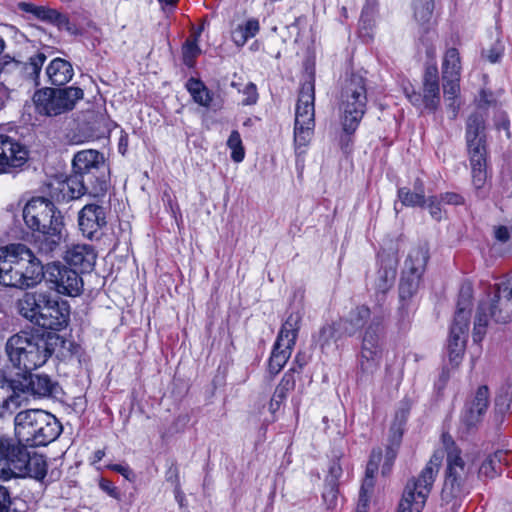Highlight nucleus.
<instances>
[{
	"instance_id": "nucleus-1",
	"label": "nucleus",
	"mask_w": 512,
	"mask_h": 512,
	"mask_svg": "<svg viewBox=\"0 0 512 512\" xmlns=\"http://www.w3.org/2000/svg\"><path fill=\"white\" fill-rule=\"evenodd\" d=\"M62 432V425L51 413L41 409H27L14 417L15 439L29 447L47 446Z\"/></svg>"
},
{
	"instance_id": "nucleus-2",
	"label": "nucleus",
	"mask_w": 512,
	"mask_h": 512,
	"mask_svg": "<svg viewBox=\"0 0 512 512\" xmlns=\"http://www.w3.org/2000/svg\"><path fill=\"white\" fill-rule=\"evenodd\" d=\"M505 324L512 320V279L508 276L496 284L491 295L478 304L473 327V340L480 342L489 321Z\"/></svg>"
},
{
	"instance_id": "nucleus-3",
	"label": "nucleus",
	"mask_w": 512,
	"mask_h": 512,
	"mask_svg": "<svg viewBox=\"0 0 512 512\" xmlns=\"http://www.w3.org/2000/svg\"><path fill=\"white\" fill-rule=\"evenodd\" d=\"M474 474V460L469 456H462L456 447L449 449L441 499L446 503L460 501L469 493L475 479Z\"/></svg>"
},
{
	"instance_id": "nucleus-4",
	"label": "nucleus",
	"mask_w": 512,
	"mask_h": 512,
	"mask_svg": "<svg viewBox=\"0 0 512 512\" xmlns=\"http://www.w3.org/2000/svg\"><path fill=\"white\" fill-rule=\"evenodd\" d=\"M6 353L13 366L28 371L45 364L53 349L43 336L21 332L8 339Z\"/></svg>"
},
{
	"instance_id": "nucleus-5",
	"label": "nucleus",
	"mask_w": 512,
	"mask_h": 512,
	"mask_svg": "<svg viewBox=\"0 0 512 512\" xmlns=\"http://www.w3.org/2000/svg\"><path fill=\"white\" fill-rule=\"evenodd\" d=\"M367 89L365 79L352 74L346 79L340 96V112L343 130L353 133L366 111Z\"/></svg>"
},
{
	"instance_id": "nucleus-6",
	"label": "nucleus",
	"mask_w": 512,
	"mask_h": 512,
	"mask_svg": "<svg viewBox=\"0 0 512 512\" xmlns=\"http://www.w3.org/2000/svg\"><path fill=\"white\" fill-rule=\"evenodd\" d=\"M83 97L84 92L79 87H46L37 90L34 93L32 100L37 113L43 116L52 117L73 110L76 103L83 99Z\"/></svg>"
},
{
	"instance_id": "nucleus-7",
	"label": "nucleus",
	"mask_w": 512,
	"mask_h": 512,
	"mask_svg": "<svg viewBox=\"0 0 512 512\" xmlns=\"http://www.w3.org/2000/svg\"><path fill=\"white\" fill-rule=\"evenodd\" d=\"M471 298L470 286H463L460 290L457 311L450 329L447 345L449 360L455 366L462 360L466 348Z\"/></svg>"
},
{
	"instance_id": "nucleus-8",
	"label": "nucleus",
	"mask_w": 512,
	"mask_h": 512,
	"mask_svg": "<svg viewBox=\"0 0 512 512\" xmlns=\"http://www.w3.org/2000/svg\"><path fill=\"white\" fill-rule=\"evenodd\" d=\"M315 87L313 81L302 84L295 108L294 142L296 150L310 142L315 127Z\"/></svg>"
},
{
	"instance_id": "nucleus-9",
	"label": "nucleus",
	"mask_w": 512,
	"mask_h": 512,
	"mask_svg": "<svg viewBox=\"0 0 512 512\" xmlns=\"http://www.w3.org/2000/svg\"><path fill=\"white\" fill-rule=\"evenodd\" d=\"M440 459L433 456L422 469L418 477L411 478L405 485L400 503L413 507L415 512L422 511L439 472Z\"/></svg>"
},
{
	"instance_id": "nucleus-10",
	"label": "nucleus",
	"mask_w": 512,
	"mask_h": 512,
	"mask_svg": "<svg viewBox=\"0 0 512 512\" xmlns=\"http://www.w3.org/2000/svg\"><path fill=\"white\" fill-rule=\"evenodd\" d=\"M73 172L86 178L87 184L96 191L107 190V166L104 156L97 150L89 149L74 155Z\"/></svg>"
},
{
	"instance_id": "nucleus-11",
	"label": "nucleus",
	"mask_w": 512,
	"mask_h": 512,
	"mask_svg": "<svg viewBox=\"0 0 512 512\" xmlns=\"http://www.w3.org/2000/svg\"><path fill=\"white\" fill-rule=\"evenodd\" d=\"M383 356L382 328L380 319L374 318L365 329L359 355V369L373 375L380 367Z\"/></svg>"
},
{
	"instance_id": "nucleus-12",
	"label": "nucleus",
	"mask_w": 512,
	"mask_h": 512,
	"mask_svg": "<svg viewBox=\"0 0 512 512\" xmlns=\"http://www.w3.org/2000/svg\"><path fill=\"white\" fill-rule=\"evenodd\" d=\"M23 219L30 229L38 232L47 231L53 226L57 229L63 223V217L54 203L43 197L27 202L23 209Z\"/></svg>"
},
{
	"instance_id": "nucleus-13",
	"label": "nucleus",
	"mask_w": 512,
	"mask_h": 512,
	"mask_svg": "<svg viewBox=\"0 0 512 512\" xmlns=\"http://www.w3.org/2000/svg\"><path fill=\"white\" fill-rule=\"evenodd\" d=\"M16 269L19 270V289L26 290L36 287L45 276L44 266L26 245L17 243Z\"/></svg>"
},
{
	"instance_id": "nucleus-14",
	"label": "nucleus",
	"mask_w": 512,
	"mask_h": 512,
	"mask_svg": "<svg viewBox=\"0 0 512 512\" xmlns=\"http://www.w3.org/2000/svg\"><path fill=\"white\" fill-rule=\"evenodd\" d=\"M48 280L54 284L58 293L75 297L83 290V280L79 274L64 265L53 263L47 265Z\"/></svg>"
},
{
	"instance_id": "nucleus-15",
	"label": "nucleus",
	"mask_w": 512,
	"mask_h": 512,
	"mask_svg": "<svg viewBox=\"0 0 512 512\" xmlns=\"http://www.w3.org/2000/svg\"><path fill=\"white\" fill-rule=\"evenodd\" d=\"M29 158V151L17 139L0 134V174L22 167Z\"/></svg>"
},
{
	"instance_id": "nucleus-16",
	"label": "nucleus",
	"mask_w": 512,
	"mask_h": 512,
	"mask_svg": "<svg viewBox=\"0 0 512 512\" xmlns=\"http://www.w3.org/2000/svg\"><path fill=\"white\" fill-rule=\"evenodd\" d=\"M8 436H0V454L5 458L7 470L13 477H24L30 452Z\"/></svg>"
},
{
	"instance_id": "nucleus-17",
	"label": "nucleus",
	"mask_w": 512,
	"mask_h": 512,
	"mask_svg": "<svg viewBox=\"0 0 512 512\" xmlns=\"http://www.w3.org/2000/svg\"><path fill=\"white\" fill-rule=\"evenodd\" d=\"M69 321V306L65 301H59L52 294L48 302L42 307L40 316L33 324L50 330H60L67 326Z\"/></svg>"
},
{
	"instance_id": "nucleus-18",
	"label": "nucleus",
	"mask_w": 512,
	"mask_h": 512,
	"mask_svg": "<svg viewBox=\"0 0 512 512\" xmlns=\"http://www.w3.org/2000/svg\"><path fill=\"white\" fill-rule=\"evenodd\" d=\"M20 390L36 398L56 396L59 385L46 374H29L20 382Z\"/></svg>"
},
{
	"instance_id": "nucleus-19",
	"label": "nucleus",
	"mask_w": 512,
	"mask_h": 512,
	"mask_svg": "<svg viewBox=\"0 0 512 512\" xmlns=\"http://www.w3.org/2000/svg\"><path fill=\"white\" fill-rule=\"evenodd\" d=\"M50 294V291L42 289L25 292L16 302L18 313L31 323H34L37 316H40L42 307L48 302Z\"/></svg>"
},
{
	"instance_id": "nucleus-20",
	"label": "nucleus",
	"mask_w": 512,
	"mask_h": 512,
	"mask_svg": "<svg viewBox=\"0 0 512 512\" xmlns=\"http://www.w3.org/2000/svg\"><path fill=\"white\" fill-rule=\"evenodd\" d=\"M16 244L0 248V284L5 287L19 289V270L16 269Z\"/></svg>"
},
{
	"instance_id": "nucleus-21",
	"label": "nucleus",
	"mask_w": 512,
	"mask_h": 512,
	"mask_svg": "<svg viewBox=\"0 0 512 512\" xmlns=\"http://www.w3.org/2000/svg\"><path fill=\"white\" fill-rule=\"evenodd\" d=\"M78 222L83 235L92 239L106 225L104 208L95 204L85 205L79 213Z\"/></svg>"
},
{
	"instance_id": "nucleus-22",
	"label": "nucleus",
	"mask_w": 512,
	"mask_h": 512,
	"mask_svg": "<svg viewBox=\"0 0 512 512\" xmlns=\"http://www.w3.org/2000/svg\"><path fill=\"white\" fill-rule=\"evenodd\" d=\"M65 261L82 272L91 271L96 262V253L89 244H73L64 255Z\"/></svg>"
},
{
	"instance_id": "nucleus-23",
	"label": "nucleus",
	"mask_w": 512,
	"mask_h": 512,
	"mask_svg": "<svg viewBox=\"0 0 512 512\" xmlns=\"http://www.w3.org/2000/svg\"><path fill=\"white\" fill-rule=\"evenodd\" d=\"M422 102L426 109L434 111L440 103L438 68L435 64L426 67L423 79Z\"/></svg>"
},
{
	"instance_id": "nucleus-24",
	"label": "nucleus",
	"mask_w": 512,
	"mask_h": 512,
	"mask_svg": "<svg viewBox=\"0 0 512 512\" xmlns=\"http://www.w3.org/2000/svg\"><path fill=\"white\" fill-rule=\"evenodd\" d=\"M93 187L89 186L86 182V178L81 176L79 173H73L67 180L62 183L61 192L63 198L67 199H78L85 194H89L93 197L103 195L105 191H94Z\"/></svg>"
},
{
	"instance_id": "nucleus-25",
	"label": "nucleus",
	"mask_w": 512,
	"mask_h": 512,
	"mask_svg": "<svg viewBox=\"0 0 512 512\" xmlns=\"http://www.w3.org/2000/svg\"><path fill=\"white\" fill-rule=\"evenodd\" d=\"M46 60V56L43 53H37L29 58L28 62H20L13 60L6 63V66L19 70L23 73L27 80H30L34 86L40 85V72L42 66Z\"/></svg>"
},
{
	"instance_id": "nucleus-26",
	"label": "nucleus",
	"mask_w": 512,
	"mask_h": 512,
	"mask_svg": "<svg viewBox=\"0 0 512 512\" xmlns=\"http://www.w3.org/2000/svg\"><path fill=\"white\" fill-rule=\"evenodd\" d=\"M46 74L51 84L60 86L72 79L74 71L70 62L62 58H55L47 66Z\"/></svg>"
},
{
	"instance_id": "nucleus-27",
	"label": "nucleus",
	"mask_w": 512,
	"mask_h": 512,
	"mask_svg": "<svg viewBox=\"0 0 512 512\" xmlns=\"http://www.w3.org/2000/svg\"><path fill=\"white\" fill-rule=\"evenodd\" d=\"M302 315L300 312H292L282 324L276 341L279 345L294 346L300 329Z\"/></svg>"
},
{
	"instance_id": "nucleus-28",
	"label": "nucleus",
	"mask_w": 512,
	"mask_h": 512,
	"mask_svg": "<svg viewBox=\"0 0 512 512\" xmlns=\"http://www.w3.org/2000/svg\"><path fill=\"white\" fill-rule=\"evenodd\" d=\"M429 259V249L426 244L411 249L405 261L404 272L422 274Z\"/></svg>"
},
{
	"instance_id": "nucleus-29",
	"label": "nucleus",
	"mask_w": 512,
	"mask_h": 512,
	"mask_svg": "<svg viewBox=\"0 0 512 512\" xmlns=\"http://www.w3.org/2000/svg\"><path fill=\"white\" fill-rule=\"evenodd\" d=\"M259 30V21L255 18H250L232 29L231 39L235 45L242 47L250 38L255 37Z\"/></svg>"
},
{
	"instance_id": "nucleus-30",
	"label": "nucleus",
	"mask_w": 512,
	"mask_h": 512,
	"mask_svg": "<svg viewBox=\"0 0 512 512\" xmlns=\"http://www.w3.org/2000/svg\"><path fill=\"white\" fill-rule=\"evenodd\" d=\"M369 317L370 309L367 306H357L349 313V316L342 321L344 332L349 336L354 335L365 325Z\"/></svg>"
},
{
	"instance_id": "nucleus-31",
	"label": "nucleus",
	"mask_w": 512,
	"mask_h": 512,
	"mask_svg": "<svg viewBox=\"0 0 512 512\" xmlns=\"http://www.w3.org/2000/svg\"><path fill=\"white\" fill-rule=\"evenodd\" d=\"M398 198L405 206H420L426 204L424 186L421 180L417 179L414 184V192L410 189L403 187L398 190Z\"/></svg>"
},
{
	"instance_id": "nucleus-32",
	"label": "nucleus",
	"mask_w": 512,
	"mask_h": 512,
	"mask_svg": "<svg viewBox=\"0 0 512 512\" xmlns=\"http://www.w3.org/2000/svg\"><path fill=\"white\" fill-rule=\"evenodd\" d=\"M508 452L497 451L493 455L487 456L478 468V477L494 478L499 473L500 463L505 461Z\"/></svg>"
},
{
	"instance_id": "nucleus-33",
	"label": "nucleus",
	"mask_w": 512,
	"mask_h": 512,
	"mask_svg": "<svg viewBox=\"0 0 512 512\" xmlns=\"http://www.w3.org/2000/svg\"><path fill=\"white\" fill-rule=\"evenodd\" d=\"M461 64L459 52L455 48H449L443 58L442 78L460 79Z\"/></svg>"
},
{
	"instance_id": "nucleus-34",
	"label": "nucleus",
	"mask_w": 512,
	"mask_h": 512,
	"mask_svg": "<svg viewBox=\"0 0 512 512\" xmlns=\"http://www.w3.org/2000/svg\"><path fill=\"white\" fill-rule=\"evenodd\" d=\"M294 346L279 345L278 341L275 342L274 348L269 359V371L272 374H277L284 367L286 362L291 356Z\"/></svg>"
},
{
	"instance_id": "nucleus-35",
	"label": "nucleus",
	"mask_w": 512,
	"mask_h": 512,
	"mask_svg": "<svg viewBox=\"0 0 512 512\" xmlns=\"http://www.w3.org/2000/svg\"><path fill=\"white\" fill-rule=\"evenodd\" d=\"M486 139L485 115L482 111L472 113L466 122V140Z\"/></svg>"
},
{
	"instance_id": "nucleus-36",
	"label": "nucleus",
	"mask_w": 512,
	"mask_h": 512,
	"mask_svg": "<svg viewBox=\"0 0 512 512\" xmlns=\"http://www.w3.org/2000/svg\"><path fill=\"white\" fill-rule=\"evenodd\" d=\"M64 228V223H61L57 229H54V226L47 229V231H41L42 239L40 240V250L44 253H51L56 250V248L60 245L63 235L62 231Z\"/></svg>"
},
{
	"instance_id": "nucleus-37",
	"label": "nucleus",
	"mask_w": 512,
	"mask_h": 512,
	"mask_svg": "<svg viewBox=\"0 0 512 512\" xmlns=\"http://www.w3.org/2000/svg\"><path fill=\"white\" fill-rule=\"evenodd\" d=\"M47 474V462L42 454L33 452L27 460L24 477L28 476L36 480H43Z\"/></svg>"
},
{
	"instance_id": "nucleus-38",
	"label": "nucleus",
	"mask_w": 512,
	"mask_h": 512,
	"mask_svg": "<svg viewBox=\"0 0 512 512\" xmlns=\"http://www.w3.org/2000/svg\"><path fill=\"white\" fill-rule=\"evenodd\" d=\"M186 87L196 103L204 107L210 106L212 96L200 80L190 78L186 83Z\"/></svg>"
},
{
	"instance_id": "nucleus-39",
	"label": "nucleus",
	"mask_w": 512,
	"mask_h": 512,
	"mask_svg": "<svg viewBox=\"0 0 512 512\" xmlns=\"http://www.w3.org/2000/svg\"><path fill=\"white\" fill-rule=\"evenodd\" d=\"M471 165L485 166L486 139L466 140Z\"/></svg>"
},
{
	"instance_id": "nucleus-40",
	"label": "nucleus",
	"mask_w": 512,
	"mask_h": 512,
	"mask_svg": "<svg viewBox=\"0 0 512 512\" xmlns=\"http://www.w3.org/2000/svg\"><path fill=\"white\" fill-rule=\"evenodd\" d=\"M422 274L403 272L399 293L402 299L412 297L420 286Z\"/></svg>"
},
{
	"instance_id": "nucleus-41",
	"label": "nucleus",
	"mask_w": 512,
	"mask_h": 512,
	"mask_svg": "<svg viewBox=\"0 0 512 512\" xmlns=\"http://www.w3.org/2000/svg\"><path fill=\"white\" fill-rule=\"evenodd\" d=\"M227 146L231 150V159L235 163H240L245 158V149L242 143L241 136L237 130L231 132L228 140Z\"/></svg>"
},
{
	"instance_id": "nucleus-42",
	"label": "nucleus",
	"mask_w": 512,
	"mask_h": 512,
	"mask_svg": "<svg viewBox=\"0 0 512 512\" xmlns=\"http://www.w3.org/2000/svg\"><path fill=\"white\" fill-rule=\"evenodd\" d=\"M434 10V0H416L414 3V17L420 24L428 23Z\"/></svg>"
},
{
	"instance_id": "nucleus-43",
	"label": "nucleus",
	"mask_w": 512,
	"mask_h": 512,
	"mask_svg": "<svg viewBox=\"0 0 512 512\" xmlns=\"http://www.w3.org/2000/svg\"><path fill=\"white\" fill-rule=\"evenodd\" d=\"M381 460V452L373 451L370 457V460L367 464L365 478L361 485V488L364 490H373L374 487V474L378 469V464Z\"/></svg>"
},
{
	"instance_id": "nucleus-44",
	"label": "nucleus",
	"mask_w": 512,
	"mask_h": 512,
	"mask_svg": "<svg viewBox=\"0 0 512 512\" xmlns=\"http://www.w3.org/2000/svg\"><path fill=\"white\" fill-rule=\"evenodd\" d=\"M483 415L484 412L467 404L461 416V424L465 427L466 431H469L481 422Z\"/></svg>"
},
{
	"instance_id": "nucleus-45",
	"label": "nucleus",
	"mask_w": 512,
	"mask_h": 512,
	"mask_svg": "<svg viewBox=\"0 0 512 512\" xmlns=\"http://www.w3.org/2000/svg\"><path fill=\"white\" fill-rule=\"evenodd\" d=\"M296 380L294 373L289 371L284 374L280 383L277 385L274 394L279 400L283 402L286 400L289 392L293 391L295 388Z\"/></svg>"
},
{
	"instance_id": "nucleus-46",
	"label": "nucleus",
	"mask_w": 512,
	"mask_h": 512,
	"mask_svg": "<svg viewBox=\"0 0 512 512\" xmlns=\"http://www.w3.org/2000/svg\"><path fill=\"white\" fill-rule=\"evenodd\" d=\"M470 406H474L475 409L486 412L489 405V389L486 385L480 386L473 398V400L468 404Z\"/></svg>"
},
{
	"instance_id": "nucleus-47",
	"label": "nucleus",
	"mask_w": 512,
	"mask_h": 512,
	"mask_svg": "<svg viewBox=\"0 0 512 512\" xmlns=\"http://www.w3.org/2000/svg\"><path fill=\"white\" fill-rule=\"evenodd\" d=\"M323 501L328 509H333L338 501V486L334 481H327L323 491Z\"/></svg>"
},
{
	"instance_id": "nucleus-48",
	"label": "nucleus",
	"mask_w": 512,
	"mask_h": 512,
	"mask_svg": "<svg viewBox=\"0 0 512 512\" xmlns=\"http://www.w3.org/2000/svg\"><path fill=\"white\" fill-rule=\"evenodd\" d=\"M183 62L185 65L191 67L194 59L200 54V48L196 39L187 40L182 48Z\"/></svg>"
},
{
	"instance_id": "nucleus-49",
	"label": "nucleus",
	"mask_w": 512,
	"mask_h": 512,
	"mask_svg": "<svg viewBox=\"0 0 512 512\" xmlns=\"http://www.w3.org/2000/svg\"><path fill=\"white\" fill-rule=\"evenodd\" d=\"M20 406L19 396L13 394L0 402V418L11 416Z\"/></svg>"
},
{
	"instance_id": "nucleus-50",
	"label": "nucleus",
	"mask_w": 512,
	"mask_h": 512,
	"mask_svg": "<svg viewBox=\"0 0 512 512\" xmlns=\"http://www.w3.org/2000/svg\"><path fill=\"white\" fill-rule=\"evenodd\" d=\"M460 79L454 78H443V91L445 97L450 100H454L460 91L459 86Z\"/></svg>"
},
{
	"instance_id": "nucleus-51",
	"label": "nucleus",
	"mask_w": 512,
	"mask_h": 512,
	"mask_svg": "<svg viewBox=\"0 0 512 512\" xmlns=\"http://www.w3.org/2000/svg\"><path fill=\"white\" fill-rule=\"evenodd\" d=\"M494 239L501 243H507L512 238V224L511 227L499 225L493 228Z\"/></svg>"
},
{
	"instance_id": "nucleus-52",
	"label": "nucleus",
	"mask_w": 512,
	"mask_h": 512,
	"mask_svg": "<svg viewBox=\"0 0 512 512\" xmlns=\"http://www.w3.org/2000/svg\"><path fill=\"white\" fill-rule=\"evenodd\" d=\"M335 328L333 326H325L320 330L319 343L322 349L330 345V341L334 338Z\"/></svg>"
},
{
	"instance_id": "nucleus-53",
	"label": "nucleus",
	"mask_w": 512,
	"mask_h": 512,
	"mask_svg": "<svg viewBox=\"0 0 512 512\" xmlns=\"http://www.w3.org/2000/svg\"><path fill=\"white\" fill-rule=\"evenodd\" d=\"M426 202L428 203L427 207L429 209L431 216L436 220H440L442 217L441 207H440V204L442 203L441 199L439 200L437 197L431 196L428 198V200Z\"/></svg>"
},
{
	"instance_id": "nucleus-54",
	"label": "nucleus",
	"mask_w": 512,
	"mask_h": 512,
	"mask_svg": "<svg viewBox=\"0 0 512 512\" xmlns=\"http://www.w3.org/2000/svg\"><path fill=\"white\" fill-rule=\"evenodd\" d=\"M51 24L57 25L60 29H65L69 32L73 31V26L69 21V18L56 10L55 15L52 19Z\"/></svg>"
},
{
	"instance_id": "nucleus-55",
	"label": "nucleus",
	"mask_w": 512,
	"mask_h": 512,
	"mask_svg": "<svg viewBox=\"0 0 512 512\" xmlns=\"http://www.w3.org/2000/svg\"><path fill=\"white\" fill-rule=\"evenodd\" d=\"M372 490L360 488L358 504L355 512H368L370 494Z\"/></svg>"
},
{
	"instance_id": "nucleus-56",
	"label": "nucleus",
	"mask_w": 512,
	"mask_h": 512,
	"mask_svg": "<svg viewBox=\"0 0 512 512\" xmlns=\"http://www.w3.org/2000/svg\"><path fill=\"white\" fill-rule=\"evenodd\" d=\"M55 12H56L55 9H51V8L44 7V6H37L34 16H36L40 20L51 23L54 15H55Z\"/></svg>"
},
{
	"instance_id": "nucleus-57",
	"label": "nucleus",
	"mask_w": 512,
	"mask_h": 512,
	"mask_svg": "<svg viewBox=\"0 0 512 512\" xmlns=\"http://www.w3.org/2000/svg\"><path fill=\"white\" fill-rule=\"evenodd\" d=\"M400 439H401V434L400 433L395 434L393 436L392 444L387 447L386 459L388 462H392L395 459L396 454H397V448L399 447V444H400Z\"/></svg>"
},
{
	"instance_id": "nucleus-58",
	"label": "nucleus",
	"mask_w": 512,
	"mask_h": 512,
	"mask_svg": "<svg viewBox=\"0 0 512 512\" xmlns=\"http://www.w3.org/2000/svg\"><path fill=\"white\" fill-rule=\"evenodd\" d=\"M441 202L444 204L461 205L464 199L461 195L453 192H447L441 195Z\"/></svg>"
},
{
	"instance_id": "nucleus-59",
	"label": "nucleus",
	"mask_w": 512,
	"mask_h": 512,
	"mask_svg": "<svg viewBox=\"0 0 512 512\" xmlns=\"http://www.w3.org/2000/svg\"><path fill=\"white\" fill-rule=\"evenodd\" d=\"M472 166L473 182L477 188L482 187L485 181L484 166Z\"/></svg>"
},
{
	"instance_id": "nucleus-60",
	"label": "nucleus",
	"mask_w": 512,
	"mask_h": 512,
	"mask_svg": "<svg viewBox=\"0 0 512 512\" xmlns=\"http://www.w3.org/2000/svg\"><path fill=\"white\" fill-rule=\"evenodd\" d=\"M244 92L247 95V98L243 101L244 104L251 105L256 103L258 94L256 86L253 83L246 85Z\"/></svg>"
},
{
	"instance_id": "nucleus-61",
	"label": "nucleus",
	"mask_w": 512,
	"mask_h": 512,
	"mask_svg": "<svg viewBox=\"0 0 512 512\" xmlns=\"http://www.w3.org/2000/svg\"><path fill=\"white\" fill-rule=\"evenodd\" d=\"M10 503V494L7 488L0 485V512H8Z\"/></svg>"
},
{
	"instance_id": "nucleus-62",
	"label": "nucleus",
	"mask_w": 512,
	"mask_h": 512,
	"mask_svg": "<svg viewBox=\"0 0 512 512\" xmlns=\"http://www.w3.org/2000/svg\"><path fill=\"white\" fill-rule=\"evenodd\" d=\"M511 399L508 394L506 395H499L497 396L495 400L496 408L503 413L504 411L508 410L510 407Z\"/></svg>"
},
{
	"instance_id": "nucleus-63",
	"label": "nucleus",
	"mask_w": 512,
	"mask_h": 512,
	"mask_svg": "<svg viewBox=\"0 0 512 512\" xmlns=\"http://www.w3.org/2000/svg\"><path fill=\"white\" fill-rule=\"evenodd\" d=\"M100 488L113 498L118 497L117 488L109 480L102 479L99 483Z\"/></svg>"
},
{
	"instance_id": "nucleus-64",
	"label": "nucleus",
	"mask_w": 512,
	"mask_h": 512,
	"mask_svg": "<svg viewBox=\"0 0 512 512\" xmlns=\"http://www.w3.org/2000/svg\"><path fill=\"white\" fill-rule=\"evenodd\" d=\"M109 468L119 474H121L126 479H130L133 475L132 470L128 465H120V464H113L110 465Z\"/></svg>"
}]
</instances>
